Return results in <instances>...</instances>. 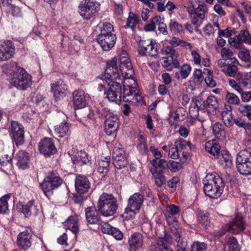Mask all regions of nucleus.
Returning <instances> with one entry per match:
<instances>
[{
	"label": "nucleus",
	"mask_w": 251,
	"mask_h": 251,
	"mask_svg": "<svg viewBox=\"0 0 251 251\" xmlns=\"http://www.w3.org/2000/svg\"><path fill=\"white\" fill-rule=\"evenodd\" d=\"M6 68L9 71L11 83L18 89L25 90L31 84V75L26 71L18 65L17 62H10L7 65Z\"/></svg>",
	"instance_id": "f257e3e1"
},
{
	"label": "nucleus",
	"mask_w": 251,
	"mask_h": 251,
	"mask_svg": "<svg viewBox=\"0 0 251 251\" xmlns=\"http://www.w3.org/2000/svg\"><path fill=\"white\" fill-rule=\"evenodd\" d=\"M137 83L133 76L124 78L122 99L125 102H131L135 105L146 106V102L138 89Z\"/></svg>",
	"instance_id": "f03ea898"
},
{
	"label": "nucleus",
	"mask_w": 251,
	"mask_h": 251,
	"mask_svg": "<svg viewBox=\"0 0 251 251\" xmlns=\"http://www.w3.org/2000/svg\"><path fill=\"white\" fill-rule=\"evenodd\" d=\"M97 207L98 211L103 216H112L118 208L117 200L112 195L104 193L100 197Z\"/></svg>",
	"instance_id": "7ed1b4c3"
},
{
	"label": "nucleus",
	"mask_w": 251,
	"mask_h": 251,
	"mask_svg": "<svg viewBox=\"0 0 251 251\" xmlns=\"http://www.w3.org/2000/svg\"><path fill=\"white\" fill-rule=\"evenodd\" d=\"M118 76H119V73L117 65V58L114 57L106 62L104 72L101 75V77L103 83L99 85V91H103L104 93L107 90V86L111 82L110 80L118 77Z\"/></svg>",
	"instance_id": "20e7f679"
},
{
	"label": "nucleus",
	"mask_w": 251,
	"mask_h": 251,
	"mask_svg": "<svg viewBox=\"0 0 251 251\" xmlns=\"http://www.w3.org/2000/svg\"><path fill=\"white\" fill-rule=\"evenodd\" d=\"M225 183L223 178L215 175L211 180L204 184L203 191L205 194L212 199H217L223 193Z\"/></svg>",
	"instance_id": "39448f33"
},
{
	"label": "nucleus",
	"mask_w": 251,
	"mask_h": 251,
	"mask_svg": "<svg viewBox=\"0 0 251 251\" xmlns=\"http://www.w3.org/2000/svg\"><path fill=\"white\" fill-rule=\"evenodd\" d=\"M153 166L151 169V172L155 180V183L158 187H161L166 182V178L163 175V170H167L168 166L167 161L161 158H154L151 161Z\"/></svg>",
	"instance_id": "423d86ee"
},
{
	"label": "nucleus",
	"mask_w": 251,
	"mask_h": 251,
	"mask_svg": "<svg viewBox=\"0 0 251 251\" xmlns=\"http://www.w3.org/2000/svg\"><path fill=\"white\" fill-rule=\"evenodd\" d=\"M110 83L108 84L107 90L104 93L109 101L118 103L120 102L122 97V86L121 83L123 80L120 75L118 77L110 80Z\"/></svg>",
	"instance_id": "0eeeda50"
},
{
	"label": "nucleus",
	"mask_w": 251,
	"mask_h": 251,
	"mask_svg": "<svg viewBox=\"0 0 251 251\" xmlns=\"http://www.w3.org/2000/svg\"><path fill=\"white\" fill-rule=\"evenodd\" d=\"M99 4L95 0H83L78 6L80 15L87 20L94 18L99 10Z\"/></svg>",
	"instance_id": "6e6552de"
},
{
	"label": "nucleus",
	"mask_w": 251,
	"mask_h": 251,
	"mask_svg": "<svg viewBox=\"0 0 251 251\" xmlns=\"http://www.w3.org/2000/svg\"><path fill=\"white\" fill-rule=\"evenodd\" d=\"M62 183V179L53 171L46 174L43 181L40 183V186L44 193L47 197L52 191L57 188Z\"/></svg>",
	"instance_id": "1a4fd4ad"
},
{
	"label": "nucleus",
	"mask_w": 251,
	"mask_h": 251,
	"mask_svg": "<svg viewBox=\"0 0 251 251\" xmlns=\"http://www.w3.org/2000/svg\"><path fill=\"white\" fill-rule=\"evenodd\" d=\"M8 131L12 142L17 146L25 143V128L22 124L16 121H11Z\"/></svg>",
	"instance_id": "9d476101"
},
{
	"label": "nucleus",
	"mask_w": 251,
	"mask_h": 251,
	"mask_svg": "<svg viewBox=\"0 0 251 251\" xmlns=\"http://www.w3.org/2000/svg\"><path fill=\"white\" fill-rule=\"evenodd\" d=\"M108 115V116L105 118L103 122L104 132L106 135L115 137L119 126V120L118 116L110 111Z\"/></svg>",
	"instance_id": "9b49d317"
},
{
	"label": "nucleus",
	"mask_w": 251,
	"mask_h": 251,
	"mask_svg": "<svg viewBox=\"0 0 251 251\" xmlns=\"http://www.w3.org/2000/svg\"><path fill=\"white\" fill-rule=\"evenodd\" d=\"M68 87V85L62 79H59L51 83L50 92L53 94L55 101H59L66 96Z\"/></svg>",
	"instance_id": "f8f14e48"
},
{
	"label": "nucleus",
	"mask_w": 251,
	"mask_h": 251,
	"mask_svg": "<svg viewBox=\"0 0 251 251\" xmlns=\"http://www.w3.org/2000/svg\"><path fill=\"white\" fill-rule=\"evenodd\" d=\"M38 150L41 154L48 157L53 155L57 152L54 140L49 137H45L39 143Z\"/></svg>",
	"instance_id": "ddd939ff"
},
{
	"label": "nucleus",
	"mask_w": 251,
	"mask_h": 251,
	"mask_svg": "<svg viewBox=\"0 0 251 251\" xmlns=\"http://www.w3.org/2000/svg\"><path fill=\"white\" fill-rule=\"evenodd\" d=\"M127 55L126 52L121 55L119 58L120 67L123 76L126 78H131L135 73L130 60Z\"/></svg>",
	"instance_id": "4468645a"
},
{
	"label": "nucleus",
	"mask_w": 251,
	"mask_h": 251,
	"mask_svg": "<svg viewBox=\"0 0 251 251\" xmlns=\"http://www.w3.org/2000/svg\"><path fill=\"white\" fill-rule=\"evenodd\" d=\"M144 201V197L140 193H136L131 196L128 200L127 207L125 212L126 214L132 212L136 214L139 212Z\"/></svg>",
	"instance_id": "2eb2a0df"
},
{
	"label": "nucleus",
	"mask_w": 251,
	"mask_h": 251,
	"mask_svg": "<svg viewBox=\"0 0 251 251\" xmlns=\"http://www.w3.org/2000/svg\"><path fill=\"white\" fill-rule=\"evenodd\" d=\"M15 47L11 40H5L0 45V62L11 58L14 54Z\"/></svg>",
	"instance_id": "dca6fc26"
},
{
	"label": "nucleus",
	"mask_w": 251,
	"mask_h": 251,
	"mask_svg": "<svg viewBox=\"0 0 251 251\" xmlns=\"http://www.w3.org/2000/svg\"><path fill=\"white\" fill-rule=\"evenodd\" d=\"M227 230L232 234H239L243 232L246 228L245 222L241 216L237 215L227 224Z\"/></svg>",
	"instance_id": "f3484780"
},
{
	"label": "nucleus",
	"mask_w": 251,
	"mask_h": 251,
	"mask_svg": "<svg viewBox=\"0 0 251 251\" xmlns=\"http://www.w3.org/2000/svg\"><path fill=\"white\" fill-rule=\"evenodd\" d=\"M64 225L66 228L72 231L71 233L72 237L69 239V242L71 243H75L76 240L77 233L79 229L77 217L76 216H70L64 223Z\"/></svg>",
	"instance_id": "a211bd4d"
},
{
	"label": "nucleus",
	"mask_w": 251,
	"mask_h": 251,
	"mask_svg": "<svg viewBox=\"0 0 251 251\" xmlns=\"http://www.w3.org/2000/svg\"><path fill=\"white\" fill-rule=\"evenodd\" d=\"M110 110L107 108H102L99 107L95 109H91L87 117L88 119L95 121L96 123H100L103 122L102 120H104L106 116H108Z\"/></svg>",
	"instance_id": "6ab92c4d"
},
{
	"label": "nucleus",
	"mask_w": 251,
	"mask_h": 251,
	"mask_svg": "<svg viewBox=\"0 0 251 251\" xmlns=\"http://www.w3.org/2000/svg\"><path fill=\"white\" fill-rule=\"evenodd\" d=\"M31 236L28 231L20 233L17 237V245L21 250L26 251L31 246Z\"/></svg>",
	"instance_id": "aec40b11"
},
{
	"label": "nucleus",
	"mask_w": 251,
	"mask_h": 251,
	"mask_svg": "<svg viewBox=\"0 0 251 251\" xmlns=\"http://www.w3.org/2000/svg\"><path fill=\"white\" fill-rule=\"evenodd\" d=\"M73 97L75 109L84 108L88 103L86 100V95L83 90H75L73 93Z\"/></svg>",
	"instance_id": "412c9836"
},
{
	"label": "nucleus",
	"mask_w": 251,
	"mask_h": 251,
	"mask_svg": "<svg viewBox=\"0 0 251 251\" xmlns=\"http://www.w3.org/2000/svg\"><path fill=\"white\" fill-rule=\"evenodd\" d=\"M251 158H236V167L238 172L243 175H251Z\"/></svg>",
	"instance_id": "4be33fe9"
},
{
	"label": "nucleus",
	"mask_w": 251,
	"mask_h": 251,
	"mask_svg": "<svg viewBox=\"0 0 251 251\" xmlns=\"http://www.w3.org/2000/svg\"><path fill=\"white\" fill-rule=\"evenodd\" d=\"M90 187L88 179L82 176L78 175L75 179V188L78 194H83L87 192Z\"/></svg>",
	"instance_id": "5701e85b"
},
{
	"label": "nucleus",
	"mask_w": 251,
	"mask_h": 251,
	"mask_svg": "<svg viewBox=\"0 0 251 251\" xmlns=\"http://www.w3.org/2000/svg\"><path fill=\"white\" fill-rule=\"evenodd\" d=\"M128 243L130 251H136L141 248L143 244V235L139 232L133 233L129 238Z\"/></svg>",
	"instance_id": "b1692460"
},
{
	"label": "nucleus",
	"mask_w": 251,
	"mask_h": 251,
	"mask_svg": "<svg viewBox=\"0 0 251 251\" xmlns=\"http://www.w3.org/2000/svg\"><path fill=\"white\" fill-rule=\"evenodd\" d=\"M142 23V22L139 15L130 12L128 13L126 24L123 26V28L125 29L130 28L133 32H135L137 26H139Z\"/></svg>",
	"instance_id": "393cba45"
},
{
	"label": "nucleus",
	"mask_w": 251,
	"mask_h": 251,
	"mask_svg": "<svg viewBox=\"0 0 251 251\" xmlns=\"http://www.w3.org/2000/svg\"><path fill=\"white\" fill-rule=\"evenodd\" d=\"M97 41L104 51H109L114 46L117 40L116 35L97 37Z\"/></svg>",
	"instance_id": "a878e982"
},
{
	"label": "nucleus",
	"mask_w": 251,
	"mask_h": 251,
	"mask_svg": "<svg viewBox=\"0 0 251 251\" xmlns=\"http://www.w3.org/2000/svg\"><path fill=\"white\" fill-rule=\"evenodd\" d=\"M101 230L103 233L111 235L117 240H121L124 237V234L120 229L112 227L107 223L101 226Z\"/></svg>",
	"instance_id": "bb28decb"
},
{
	"label": "nucleus",
	"mask_w": 251,
	"mask_h": 251,
	"mask_svg": "<svg viewBox=\"0 0 251 251\" xmlns=\"http://www.w3.org/2000/svg\"><path fill=\"white\" fill-rule=\"evenodd\" d=\"M219 107V102L217 98L213 95L207 97L205 100V109L208 113L214 114Z\"/></svg>",
	"instance_id": "cd10ccee"
},
{
	"label": "nucleus",
	"mask_w": 251,
	"mask_h": 251,
	"mask_svg": "<svg viewBox=\"0 0 251 251\" xmlns=\"http://www.w3.org/2000/svg\"><path fill=\"white\" fill-rule=\"evenodd\" d=\"M34 203L35 201L32 200L29 201L25 204L22 205V212L25 217H29L31 214L36 215L38 213L39 209Z\"/></svg>",
	"instance_id": "c85d7f7f"
},
{
	"label": "nucleus",
	"mask_w": 251,
	"mask_h": 251,
	"mask_svg": "<svg viewBox=\"0 0 251 251\" xmlns=\"http://www.w3.org/2000/svg\"><path fill=\"white\" fill-rule=\"evenodd\" d=\"M209 214L198 209L197 212V220L199 224H201L203 227L207 228L209 226L210 220L209 217Z\"/></svg>",
	"instance_id": "c756f323"
},
{
	"label": "nucleus",
	"mask_w": 251,
	"mask_h": 251,
	"mask_svg": "<svg viewBox=\"0 0 251 251\" xmlns=\"http://www.w3.org/2000/svg\"><path fill=\"white\" fill-rule=\"evenodd\" d=\"M179 212L180 207L174 204L169 205L164 212L168 223L171 224L173 221H175L173 216L178 214Z\"/></svg>",
	"instance_id": "7c9ffc66"
},
{
	"label": "nucleus",
	"mask_w": 251,
	"mask_h": 251,
	"mask_svg": "<svg viewBox=\"0 0 251 251\" xmlns=\"http://www.w3.org/2000/svg\"><path fill=\"white\" fill-rule=\"evenodd\" d=\"M54 131L59 137H63L70 133V124L65 121L54 126Z\"/></svg>",
	"instance_id": "2f4dec72"
},
{
	"label": "nucleus",
	"mask_w": 251,
	"mask_h": 251,
	"mask_svg": "<svg viewBox=\"0 0 251 251\" xmlns=\"http://www.w3.org/2000/svg\"><path fill=\"white\" fill-rule=\"evenodd\" d=\"M158 44L155 40L149 39L146 40L145 48L147 49L148 55L151 57H156L158 54Z\"/></svg>",
	"instance_id": "473e14b6"
},
{
	"label": "nucleus",
	"mask_w": 251,
	"mask_h": 251,
	"mask_svg": "<svg viewBox=\"0 0 251 251\" xmlns=\"http://www.w3.org/2000/svg\"><path fill=\"white\" fill-rule=\"evenodd\" d=\"M213 132L215 137L219 140H223L226 138V132L225 126L222 124L216 122L213 126Z\"/></svg>",
	"instance_id": "72a5a7b5"
},
{
	"label": "nucleus",
	"mask_w": 251,
	"mask_h": 251,
	"mask_svg": "<svg viewBox=\"0 0 251 251\" xmlns=\"http://www.w3.org/2000/svg\"><path fill=\"white\" fill-rule=\"evenodd\" d=\"M85 216L87 222L89 224H96L99 222L98 216L96 214L95 208L89 207L85 209Z\"/></svg>",
	"instance_id": "f704fd0d"
},
{
	"label": "nucleus",
	"mask_w": 251,
	"mask_h": 251,
	"mask_svg": "<svg viewBox=\"0 0 251 251\" xmlns=\"http://www.w3.org/2000/svg\"><path fill=\"white\" fill-rule=\"evenodd\" d=\"M205 149L206 151L209 152L213 155L220 156V150H221V146L219 143L214 142H208L205 143Z\"/></svg>",
	"instance_id": "c9c22d12"
},
{
	"label": "nucleus",
	"mask_w": 251,
	"mask_h": 251,
	"mask_svg": "<svg viewBox=\"0 0 251 251\" xmlns=\"http://www.w3.org/2000/svg\"><path fill=\"white\" fill-rule=\"evenodd\" d=\"M160 53L162 55H168L170 57L175 58L178 56V52L171 45L163 44Z\"/></svg>",
	"instance_id": "e433bc0d"
},
{
	"label": "nucleus",
	"mask_w": 251,
	"mask_h": 251,
	"mask_svg": "<svg viewBox=\"0 0 251 251\" xmlns=\"http://www.w3.org/2000/svg\"><path fill=\"white\" fill-rule=\"evenodd\" d=\"M138 140L139 143L136 146L137 150L141 155L144 156L147 155L148 149L144 136L142 134L139 135Z\"/></svg>",
	"instance_id": "4c0bfd02"
},
{
	"label": "nucleus",
	"mask_w": 251,
	"mask_h": 251,
	"mask_svg": "<svg viewBox=\"0 0 251 251\" xmlns=\"http://www.w3.org/2000/svg\"><path fill=\"white\" fill-rule=\"evenodd\" d=\"M169 29L175 34H182L184 33V28L183 25L176 21H171L169 24Z\"/></svg>",
	"instance_id": "58836bf2"
},
{
	"label": "nucleus",
	"mask_w": 251,
	"mask_h": 251,
	"mask_svg": "<svg viewBox=\"0 0 251 251\" xmlns=\"http://www.w3.org/2000/svg\"><path fill=\"white\" fill-rule=\"evenodd\" d=\"M200 109H205V100H203L202 98L199 96L195 99L194 106L190 107V112H191L192 111H194V109H196V112L198 114Z\"/></svg>",
	"instance_id": "ea45409f"
},
{
	"label": "nucleus",
	"mask_w": 251,
	"mask_h": 251,
	"mask_svg": "<svg viewBox=\"0 0 251 251\" xmlns=\"http://www.w3.org/2000/svg\"><path fill=\"white\" fill-rule=\"evenodd\" d=\"M226 245L228 251H240V248L237 239L232 236L228 238Z\"/></svg>",
	"instance_id": "a19ab883"
},
{
	"label": "nucleus",
	"mask_w": 251,
	"mask_h": 251,
	"mask_svg": "<svg viewBox=\"0 0 251 251\" xmlns=\"http://www.w3.org/2000/svg\"><path fill=\"white\" fill-rule=\"evenodd\" d=\"M226 67L223 69L225 74L229 76H234L237 72L238 68L235 64H224Z\"/></svg>",
	"instance_id": "79ce46f5"
},
{
	"label": "nucleus",
	"mask_w": 251,
	"mask_h": 251,
	"mask_svg": "<svg viewBox=\"0 0 251 251\" xmlns=\"http://www.w3.org/2000/svg\"><path fill=\"white\" fill-rule=\"evenodd\" d=\"M237 38H239L242 43H245L251 45V34L247 30H241L236 36Z\"/></svg>",
	"instance_id": "37998d69"
},
{
	"label": "nucleus",
	"mask_w": 251,
	"mask_h": 251,
	"mask_svg": "<svg viewBox=\"0 0 251 251\" xmlns=\"http://www.w3.org/2000/svg\"><path fill=\"white\" fill-rule=\"evenodd\" d=\"M222 120L227 127H231L233 125V119H234L232 116L231 113L227 112L226 111H224L221 113Z\"/></svg>",
	"instance_id": "c03bdc74"
},
{
	"label": "nucleus",
	"mask_w": 251,
	"mask_h": 251,
	"mask_svg": "<svg viewBox=\"0 0 251 251\" xmlns=\"http://www.w3.org/2000/svg\"><path fill=\"white\" fill-rule=\"evenodd\" d=\"M9 6V8L6 9L7 13L11 14L15 17H22V12L19 7L11 4H10Z\"/></svg>",
	"instance_id": "a18cd8bd"
},
{
	"label": "nucleus",
	"mask_w": 251,
	"mask_h": 251,
	"mask_svg": "<svg viewBox=\"0 0 251 251\" xmlns=\"http://www.w3.org/2000/svg\"><path fill=\"white\" fill-rule=\"evenodd\" d=\"M225 100L229 104L237 105L240 103L239 98L235 94L228 92L225 95Z\"/></svg>",
	"instance_id": "49530a36"
},
{
	"label": "nucleus",
	"mask_w": 251,
	"mask_h": 251,
	"mask_svg": "<svg viewBox=\"0 0 251 251\" xmlns=\"http://www.w3.org/2000/svg\"><path fill=\"white\" fill-rule=\"evenodd\" d=\"M158 20H159V16L151 18L150 22L145 25L144 30L147 32L154 31L156 28V24L159 22Z\"/></svg>",
	"instance_id": "de8ad7c7"
},
{
	"label": "nucleus",
	"mask_w": 251,
	"mask_h": 251,
	"mask_svg": "<svg viewBox=\"0 0 251 251\" xmlns=\"http://www.w3.org/2000/svg\"><path fill=\"white\" fill-rule=\"evenodd\" d=\"M10 198V195H5L0 199V212L1 213H6V211L8 210V200Z\"/></svg>",
	"instance_id": "09e8293b"
},
{
	"label": "nucleus",
	"mask_w": 251,
	"mask_h": 251,
	"mask_svg": "<svg viewBox=\"0 0 251 251\" xmlns=\"http://www.w3.org/2000/svg\"><path fill=\"white\" fill-rule=\"evenodd\" d=\"M207 76L204 79V81L207 87L213 88L216 86V82L213 79L212 72L208 69L206 70Z\"/></svg>",
	"instance_id": "8fccbe9b"
},
{
	"label": "nucleus",
	"mask_w": 251,
	"mask_h": 251,
	"mask_svg": "<svg viewBox=\"0 0 251 251\" xmlns=\"http://www.w3.org/2000/svg\"><path fill=\"white\" fill-rule=\"evenodd\" d=\"M176 161H170L168 163L169 168L170 167V169L172 171L176 172L181 169L182 167V163L179 159V158H176Z\"/></svg>",
	"instance_id": "3c124183"
},
{
	"label": "nucleus",
	"mask_w": 251,
	"mask_h": 251,
	"mask_svg": "<svg viewBox=\"0 0 251 251\" xmlns=\"http://www.w3.org/2000/svg\"><path fill=\"white\" fill-rule=\"evenodd\" d=\"M149 251H172V250L165 246L162 241L151 246Z\"/></svg>",
	"instance_id": "603ef678"
},
{
	"label": "nucleus",
	"mask_w": 251,
	"mask_h": 251,
	"mask_svg": "<svg viewBox=\"0 0 251 251\" xmlns=\"http://www.w3.org/2000/svg\"><path fill=\"white\" fill-rule=\"evenodd\" d=\"M100 32H115L113 25L108 22H103L98 25Z\"/></svg>",
	"instance_id": "864d4df0"
},
{
	"label": "nucleus",
	"mask_w": 251,
	"mask_h": 251,
	"mask_svg": "<svg viewBox=\"0 0 251 251\" xmlns=\"http://www.w3.org/2000/svg\"><path fill=\"white\" fill-rule=\"evenodd\" d=\"M191 70L192 68L188 64H184L181 66L180 69L181 78L182 79L186 78L190 75Z\"/></svg>",
	"instance_id": "5fc2aeb1"
},
{
	"label": "nucleus",
	"mask_w": 251,
	"mask_h": 251,
	"mask_svg": "<svg viewBox=\"0 0 251 251\" xmlns=\"http://www.w3.org/2000/svg\"><path fill=\"white\" fill-rule=\"evenodd\" d=\"M71 234L64 233L62 235H61L59 238H58V243L61 245L65 246H68L69 244H74V243H71L69 242V239L71 238Z\"/></svg>",
	"instance_id": "6e6d98bb"
},
{
	"label": "nucleus",
	"mask_w": 251,
	"mask_h": 251,
	"mask_svg": "<svg viewBox=\"0 0 251 251\" xmlns=\"http://www.w3.org/2000/svg\"><path fill=\"white\" fill-rule=\"evenodd\" d=\"M186 111L182 107L178 108L176 111L174 112L170 111V117L173 118L174 120L176 122H178L180 121L179 116L181 114L182 116H184L185 114Z\"/></svg>",
	"instance_id": "4d7b16f0"
},
{
	"label": "nucleus",
	"mask_w": 251,
	"mask_h": 251,
	"mask_svg": "<svg viewBox=\"0 0 251 251\" xmlns=\"http://www.w3.org/2000/svg\"><path fill=\"white\" fill-rule=\"evenodd\" d=\"M161 64L162 66L168 71H171L173 69L172 64L173 59L170 57H163L161 58Z\"/></svg>",
	"instance_id": "13d9d810"
},
{
	"label": "nucleus",
	"mask_w": 251,
	"mask_h": 251,
	"mask_svg": "<svg viewBox=\"0 0 251 251\" xmlns=\"http://www.w3.org/2000/svg\"><path fill=\"white\" fill-rule=\"evenodd\" d=\"M126 158H114L113 163L114 166L119 169L124 168L127 164Z\"/></svg>",
	"instance_id": "bf43d9fd"
},
{
	"label": "nucleus",
	"mask_w": 251,
	"mask_h": 251,
	"mask_svg": "<svg viewBox=\"0 0 251 251\" xmlns=\"http://www.w3.org/2000/svg\"><path fill=\"white\" fill-rule=\"evenodd\" d=\"M194 80L200 84L202 83L204 78L202 71L201 69H196L193 74Z\"/></svg>",
	"instance_id": "052dcab7"
},
{
	"label": "nucleus",
	"mask_w": 251,
	"mask_h": 251,
	"mask_svg": "<svg viewBox=\"0 0 251 251\" xmlns=\"http://www.w3.org/2000/svg\"><path fill=\"white\" fill-rule=\"evenodd\" d=\"M233 121V123L239 127L244 128L246 130H248L250 123H246L245 121L241 118H234Z\"/></svg>",
	"instance_id": "680f3d73"
},
{
	"label": "nucleus",
	"mask_w": 251,
	"mask_h": 251,
	"mask_svg": "<svg viewBox=\"0 0 251 251\" xmlns=\"http://www.w3.org/2000/svg\"><path fill=\"white\" fill-rule=\"evenodd\" d=\"M207 249V245L204 243L195 242L191 248V251H205Z\"/></svg>",
	"instance_id": "e2e57ef3"
},
{
	"label": "nucleus",
	"mask_w": 251,
	"mask_h": 251,
	"mask_svg": "<svg viewBox=\"0 0 251 251\" xmlns=\"http://www.w3.org/2000/svg\"><path fill=\"white\" fill-rule=\"evenodd\" d=\"M238 57L242 61L247 62L250 61L251 56L249 50L244 49L239 51Z\"/></svg>",
	"instance_id": "0e129e2a"
},
{
	"label": "nucleus",
	"mask_w": 251,
	"mask_h": 251,
	"mask_svg": "<svg viewBox=\"0 0 251 251\" xmlns=\"http://www.w3.org/2000/svg\"><path fill=\"white\" fill-rule=\"evenodd\" d=\"M175 144L178 149V151H180L184 149H186L188 142L181 138H178L175 141Z\"/></svg>",
	"instance_id": "69168bd1"
},
{
	"label": "nucleus",
	"mask_w": 251,
	"mask_h": 251,
	"mask_svg": "<svg viewBox=\"0 0 251 251\" xmlns=\"http://www.w3.org/2000/svg\"><path fill=\"white\" fill-rule=\"evenodd\" d=\"M140 49L138 50V54L141 56L147 55V49L145 48L146 46V40H141L139 42Z\"/></svg>",
	"instance_id": "338daca9"
},
{
	"label": "nucleus",
	"mask_w": 251,
	"mask_h": 251,
	"mask_svg": "<svg viewBox=\"0 0 251 251\" xmlns=\"http://www.w3.org/2000/svg\"><path fill=\"white\" fill-rule=\"evenodd\" d=\"M178 149L174 144L169 146L168 157H179Z\"/></svg>",
	"instance_id": "774afa93"
}]
</instances>
